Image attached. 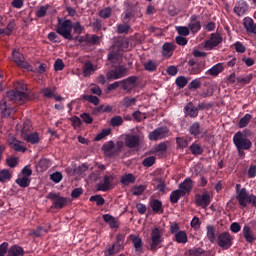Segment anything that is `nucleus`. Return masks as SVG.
<instances>
[{
  "mask_svg": "<svg viewBox=\"0 0 256 256\" xmlns=\"http://www.w3.org/2000/svg\"><path fill=\"white\" fill-rule=\"evenodd\" d=\"M85 27L81 26V22H73L69 19H66L61 22V20H58V26L56 28V33L58 35H61L63 39H66L67 41H73L75 37H73V31L74 33H77V35H81L83 33V30Z\"/></svg>",
  "mask_w": 256,
  "mask_h": 256,
  "instance_id": "obj_1",
  "label": "nucleus"
},
{
  "mask_svg": "<svg viewBox=\"0 0 256 256\" xmlns=\"http://www.w3.org/2000/svg\"><path fill=\"white\" fill-rule=\"evenodd\" d=\"M15 90L8 92V95L12 101L18 103L19 105H23V103H27V101H31V93L27 90V85L23 82H18L14 85Z\"/></svg>",
  "mask_w": 256,
  "mask_h": 256,
  "instance_id": "obj_2",
  "label": "nucleus"
},
{
  "mask_svg": "<svg viewBox=\"0 0 256 256\" xmlns=\"http://www.w3.org/2000/svg\"><path fill=\"white\" fill-rule=\"evenodd\" d=\"M236 199L240 207H247L248 203L256 207V196L249 194L247 188H241V184H236Z\"/></svg>",
  "mask_w": 256,
  "mask_h": 256,
  "instance_id": "obj_3",
  "label": "nucleus"
},
{
  "mask_svg": "<svg viewBox=\"0 0 256 256\" xmlns=\"http://www.w3.org/2000/svg\"><path fill=\"white\" fill-rule=\"evenodd\" d=\"M163 241V228L155 227L150 233V239L147 240L148 249L153 253L157 252V250L163 247Z\"/></svg>",
  "mask_w": 256,
  "mask_h": 256,
  "instance_id": "obj_4",
  "label": "nucleus"
},
{
  "mask_svg": "<svg viewBox=\"0 0 256 256\" xmlns=\"http://www.w3.org/2000/svg\"><path fill=\"white\" fill-rule=\"evenodd\" d=\"M127 49V42L125 41H118L116 42L111 48L108 53V61L112 65H117L120 63L121 59L123 58V52Z\"/></svg>",
  "mask_w": 256,
  "mask_h": 256,
  "instance_id": "obj_5",
  "label": "nucleus"
},
{
  "mask_svg": "<svg viewBox=\"0 0 256 256\" xmlns=\"http://www.w3.org/2000/svg\"><path fill=\"white\" fill-rule=\"evenodd\" d=\"M233 143L236 149H246L249 151L253 147V142L243 132L238 131L233 136Z\"/></svg>",
  "mask_w": 256,
  "mask_h": 256,
  "instance_id": "obj_6",
  "label": "nucleus"
},
{
  "mask_svg": "<svg viewBox=\"0 0 256 256\" xmlns=\"http://www.w3.org/2000/svg\"><path fill=\"white\" fill-rule=\"evenodd\" d=\"M46 199H50L52 202L51 209H65L69 203L67 198L62 197L59 193L50 192L46 196Z\"/></svg>",
  "mask_w": 256,
  "mask_h": 256,
  "instance_id": "obj_7",
  "label": "nucleus"
},
{
  "mask_svg": "<svg viewBox=\"0 0 256 256\" xmlns=\"http://www.w3.org/2000/svg\"><path fill=\"white\" fill-rule=\"evenodd\" d=\"M128 71L129 69H127V67L120 65L115 69L109 70L106 73V79L108 81H115L117 79H122V77H125V75H127Z\"/></svg>",
  "mask_w": 256,
  "mask_h": 256,
  "instance_id": "obj_8",
  "label": "nucleus"
},
{
  "mask_svg": "<svg viewBox=\"0 0 256 256\" xmlns=\"http://www.w3.org/2000/svg\"><path fill=\"white\" fill-rule=\"evenodd\" d=\"M169 135H171L169 128L167 126H162L150 132L148 137L150 141H161V139H166Z\"/></svg>",
  "mask_w": 256,
  "mask_h": 256,
  "instance_id": "obj_9",
  "label": "nucleus"
},
{
  "mask_svg": "<svg viewBox=\"0 0 256 256\" xmlns=\"http://www.w3.org/2000/svg\"><path fill=\"white\" fill-rule=\"evenodd\" d=\"M205 61H200L197 58H192L188 61V72L190 75H199L205 69Z\"/></svg>",
  "mask_w": 256,
  "mask_h": 256,
  "instance_id": "obj_10",
  "label": "nucleus"
},
{
  "mask_svg": "<svg viewBox=\"0 0 256 256\" xmlns=\"http://www.w3.org/2000/svg\"><path fill=\"white\" fill-rule=\"evenodd\" d=\"M223 43V37L219 33H212L208 40L204 43L206 51H213L215 47H219Z\"/></svg>",
  "mask_w": 256,
  "mask_h": 256,
  "instance_id": "obj_11",
  "label": "nucleus"
},
{
  "mask_svg": "<svg viewBox=\"0 0 256 256\" xmlns=\"http://www.w3.org/2000/svg\"><path fill=\"white\" fill-rule=\"evenodd\" d=\"M121 149H123V144L118 145L115 148V143L113 141H108L107 143L103 144L102 151H104L105 157H115L118 153H121Z\"/></svg>",
  "mask_w": 256,
  "mask_h": 256,
  "instance_id": "obj_12",
  "label": "nucleus"
},
{
  "mask_svg": "<svg viewBox=\"0 0 256 256\" xmlns=\"http://www.w3.org/2000/svg\"><path fill=\"white\" fill-rule=\"evenodd\" d=\"M137 81H139V77L137 76H130L124 80H121V87L123 91H126V93H131L137 87Z\"/></svg>",
  "mask_w": 256,
  "mask_h": 256,
  "instance_id": "obj_13",
  "label": "nucleus"
},
{
  "mask_svg": "<svg viewBox=\"0 0 256 256\" xmlns=\"http://www.w3.org/2000/svg\"><path fill=\"white\" fill-rule=\"evenodd\" d=\"M217 245L224 250L230 249L233 245V238L231 237V234L229 232L219 234Z\"/></svg>",
  "mask_w": 256,
  "mask_h": 256,
  "instance_id": "obj_14",
  "label": "nucleus"
},
{
  "mask_svg": "<svg viewBox=\"0 0 256 256\" xmlns=\"http://www.w3.org/2000/svg\"><path fill=\"white\" fill-rule=\"evenodd\" d=\"M195 201L198 207H202V209H207V207L211 205V196L207 192H204L203 194H196Z\"/></svg>",
  "mask_w": 256,
  "mask_h": 256,
  "instance_id": "obj_15",
  "label": "nucleus"
},
{
  "mask_svg": "<svg viewBox=\"0 0 256 256\" xmlns=\"http://www.w3.org/2000/svg\"><path fill=\"white\" fill-rule=\"evenodd\" d=\"M115 177L113 175H105L104 179H103V183H99L97 184V190L98 191H103L104 193L109 191V189H111V187H113V181H114Z\"/></svg>",
  "mask_w": 256,
  "mask_h": 256,
  "instance_id": "obj_16",
  "label": "nucleus"
},
{
  "mask_svg": "<svg viewBox=\"0 0 256 256\" xmlns=\"http://www.w3.org/2000/svg\"><path fill=\"white\" fill-rule=\"evenodd\" d=\"M125 145L128 149H135L141 145V136L137 134L127 135L125 138Z\"/></svg>",
  "mask_w": 256,
  "mask_h": 256,
  "instance_id": "obj_17",
  "label": "nucleus"
},
{
  "mask_svg": "<svg viewBox=\"0 0 256 256\" xmlns=\"http://www.w3.org/2000/svg\"><path fill=\"white\" fill-rule=\"evenodd\" d=\"M12 59L18 67H22L23 69H29V63L25 61V57H23V54L19 51H12Z\"/></svg>",
  "mask_w": 256,
  "mask_h": 256,
  "instance_id": "obj_18",
  "label": "nucleus"
},
{
  "mask_svg": "<svg viewBox=\"0 0 256 256\" xmlns=\"http://www.w3.org/2000/svg\"><path fill=\"white\" fill-rule=\"evenodd\" d=\"M199 16L193 14L190 17V23L188 25V29L192 32V33H199V31H201V22L198 21Z\"/></svg>",
  "mask_w": 256,
  "mask_h": 256,
  "instance_id": "obj_19",
  "label": "nucleus"
},
{
  "mask_svg": "<svg viewBox=\"0 0 256 256\" xmlns=\"http://www.w3.org/2000/svg\"><path fill=\"white\" fill-rule=\"evenodd\" d=\"M242 234L248 243H255L256 237L255 234L253 233V230H251V226L245 225L242 229Z\"/></svg>",
  "mask_w": 256,
  "mask_h": 256,
  "instance_id": "obj_20",
  "label": "nucleus"
},
{
  "mask_svg": "<svg viewBox=\"0 0 256 256\" xmlns=\"http://www.w3.org/2000/svg\"><path fill=\"white\" fill-rule=\"evenodd\" d=\"M17 110L7 106L6 101H0V115L1 117H11Z\"/></svg>",
  "mask_w": 256,
  "mask_h": 256,
  "instance_id": "obj_21",
  "label": "nucleus"
},
{
  "mask_svg": "<svg viewBox=\"0 0 256 256\" xmlns=\"http://www.w3.org/2000/svg\"><path fill=\"white\" fill-rule=\"evenodd\" d=\"M184 111H185L186 115H188L192 119H195L196 117L199 116V108L195 107V104H193V102H189L184 107Z\"/></svg>",
  "mask_w": 256,
  "mask_h": 256,
  "instance_id": "obj_22",
  "label": "nucleus"
},
{
  "mask_svg": "<svg viewBox=\"0 0 256 256\" xmlns=\"http://www.w3.org/2000/svg\"><path fill=\"white\" fill-rule=\"evenodd\" d=\"M191 189H193V180L191 178H186L183 183L179 185V190L184 195H188V193H191Z\"/></svg>",
  "mask_w": 256,
  "mask_h": 256,
  "instance_id": "obj_23",
  "label": "nucleus"
},
{
  "mask_svg": "<svg viewBox=\"0 0 256 256\" xmlns=\"http://www.w3.org/2000/svg\"><path fill=\"white\" fill-rule=\"evenodd\" d=\"M189 133L193 137H203V129L201 128V124H199V122L192 123L189 128Z\"/></svg>",
  "mask_w": 256,
  "mask_h": 256,
  "instance_id": "obj_24",
  "label": "nucleus"
},
{
  "mask_svg": "<svg viewBox=\"0 0 256 256\" xmlns=\"http://www.w3.org/2000/svg\"><path fill=\"white\" fill-rule=\"evenodd\" d=\"M102 219L105 223L109 224L110 229H119V221H117V218L113 217L111 214H104Z\"/></svg>",
  "mask_w": 256,
  "mask_h": 256,
  "instance_id": "obj_25",
  "label": "nucleus"
},
{
  "mask_svg": "<svg viewBox=\"0 0 256 256\" xmlns=\"http://www.w3.org/2000/svg\"><path fill=\"white\" fill-rule=\"evenodd\" d=\"M82 72L84 77H91L95 73V67L91 61H86L82 66Z\"/></svg>",
  "mask_w": 256,
  "mask_h": 256,
  "instance_id": "obj_26",
  "label": "nucleus"
},
{
  "mask_svg": "<svg viewBox=\"0 0 256 256\" xmlns=\"http://www.w3.org/2000/svg\"><path fill=\"white\" fill-rule=\"evenodd\" d=\"M49 167H51V160H49L47 158L40 159L36 165V169L40 173L47 171Z\"/></svg>",
  "mask_w": 256,
  "mask_h": 256,
  "instance_id": "obj_27",
  "label": "nucleus"
},
{
  "mask_svg": "<svg viewBox=\"0 0 256 256\" xmlns=\"http://www.w3.org/2000/svg\"><path fill=\"white\" fill-rule=\"evenodd\" d=\"M173 51H175V44L166 42L162 46V55L164 57H172Z\"/></svg>",
  "mask_w": 256,
  "mask_h": 256,
  "instance_id": "obj_28",
  "label": "nucleus"
},
{
  "mask_svg": "<svg viewBox=\"0 0 256 256\" xmlns=\"http://www.w3.org/2000/svg\"><path fill=\"white\" fill-rule=\"evenodd\" d=\"M149 204L153 213H163V202H161V200L152 199Z\"/></svg>",
  "mask_w": 256,
  "mask_h": 256,
  "instance_id": "obj_29",
  "label": "nucleus"
},
{
  "mask_svg": "<svg viewBox=\"0 0 256 256\" xmlns=\"http://www.w3.org/2000/svg\"><path fill=\"white\" fill-rule=\"evenodd\" d=\"M23 255H25V250L23 249V247L17 244L11 246L8 249V256H23Z\"/></svg>",
  "mask_w": 256,
  "mask_h": 256,
  "instance_id": "obj_30",
  "label": "nucleus"
},
{
  "mask_svg": "<svg viewBox=\"0 0 256 256\" xmlns=\"http://www.w3.org/2000/svg\"><path fill=\"white\" fill-rule=\"evenodd\" d=\"M10 145L14 151H17L18 153H25L27 151V147L23 145V143L15 138L10 141Z\"/></svg>",
  "mask_w": 256,
  "mask_h": 256,
  "instance_id": "obj_31",
  "label": "nucleus"
},
{
  "mask_svg": "<svg viewBox=\"0 0 256 256\" xmlns=\"http://www.w3.org/2000/svg\"><path fill=\"white\" fill-rule=\"evenodd\" d=\"M173 241H176V243H181L182 245H185V243L189 241L187 232L183 230H181L180 232H177L176 234H174Z\"/></svg>",
  "mask_w": 256,
  "mask_h": 256,
  "instance_id": "obj_32",
  "label": "nucleus"
},
{
  "mask_svg": "<svg viewBox=\"0 0 256 256\" xmlns=\"http://www.w3.org/2000/svg\"><path fill=\"white\" fill-rule=\"evenodd\" d=\"M223 64L218 63L214 65L212 68L206 71V75H211L212 77H217L219 73H223Z\"/></svg>",
  "mask_w": 256,
  "mask_h": 256,
  "instance_id": "obj_33",
  "label": "nucleus"
},
{
  "mask_svg": "<svg viewBox=\"0 0 256 256\" xmlns=\"http://www.w3.org/2000/svg\"><path fill=\"white\" fill-rule=\"evenodd\" d=\"M137 104V98L135 97H129L126 96L122 99V101L120 102V105H122V107H124V109H129V107H133V105Z\"/></svg>",
  "mask_w": 256,
  "mask_h": 256,
  "instance_id": "obj_34",
  "label": "nucleus"
},
{
  "mask_svg": "<svg viewBox=\"0 0 256 256\" xmlns=\"http://www.w3.org/2000/svg\"><path fill=\"white\" fill-rule=\"evenodd\" d=\"M24 141H27V143H31L32 145H37L39 143V133L34 132V133H28V135H24L22 138Z\"/></svg>",
  "mask_w": 256,
  "mask_h": 256,
  "instance_id": "obj_35",
  "label": "nucleus"
},
{
  "mask_svg": "<svg viewBox=\"0 0 256 256\" xmlns=\"http://www.w3.org/2000/svg\"><path fill=\"white\" fill-rule=\"evenodd\" d=\"M181 197H185V194L182 191H180L179 189L172 191L170 194V203H172V205H175V203H179Z\"/></svg>",
  "mask_w": 256,
  "mask_h": 256,
  "instance_id": "obj_36",
  "label": "nucleus"
},
{
  "mask_svg": "<svg viewBox=\"0 0 256 256\" xmlns=\"http://www.w3.org/2000/svg\"><path fill=\"white\" fill-rule=\"evenodd\" d=\"M117 253H121V249L116 244H112L104 250V256H115Z\"/></svg>",
  "mask_w": 256,
  "mask_h": 256,
  "instance_id": "obj_37",
  "label": "nucleus"
},
{
  "mask_svg": "<svg viewBox=\"0 0 256 256\" xmlns=\"http://www.w3.org/2000/svg\"><path fill=\"white\" fill-rule=\"evenodd\" d=\"M189 151L195 157H197V155H203V147L197 142H193L192 145H190Z\"/></svg>",
  "mask_w": 256,
  "mask_h": 256,
  "instance_id": "obj_38",
  "label": "nucleus"
},
{
  "mask_svg": "<svg viewBox=\"0 0 256 256\" xmlns=\"http://www.w3.org/2000/svg\"><path fill=\"white\" fill-rule=\"evenodd\" d=\"M135 181H137L135 175L129 173L121 177L120 183L122 185H131V183H135Z\"/></svg>",
  "mask_w": 256,
  "mask_h": 256,
  "instance_id": "obj_39",
  "label": "nucleus"
},
{
  "mask_svg": "<svg viewBox=\"0 0 256 256\" xmlns=\"http://www.w3.org/2000/svg\"><path fill=\"white\" fill-rule=\"evenodd\" d=\"M251 119H253L251 114H245L238 122L239 129H245L251 123Z\"/></svg>",
  "mask_w": 256,
  "mask_h": 256,
  "instance_id": "obj_40",
  "label": "nucleus"
},
{
  "mask_svg": "<svg viewBox=\"0 0 256 256\" xmlns=\"http://www.w3.org/2000/svg\"><path fill=\"white\" fill-rule=\"evenodd\" d=\"M132 243L134 245V248L136 251H142L143 250V239L137 235H132Z\"/></svg>",
  "mask_w": 256,
  "mask_h": 256,
  "instance_id": "obj_41",
  "label": "nucleus"
},
{
  "mask_svg": "<svg viewBox=\"0 0 256 256\" xmlns=\"http://www.w3.org/2000/svg\"><path fill=\"white\" fill-rule=\"evenodd\" d=\"M49 9H51V5L49 4L40 6V8L35 12L36 17H38V19H43V17L47 15V11H49Z\"/></svg>",
  "mask_w": 256,
  "mask_h": 256,
  "instance_id": "obj_42",
  "label": "nucleus"
},
{
  "mask_svg": "<svg viewBox=\"0 0 256 256\" xmlns=\"http://www.w3.org/2000/svg\"><path fill=\"white\" fill-rule=\"evenodd\" d=\"M206 235L208 237V240L210 241V243H215V239H217V237L215 236V226L213 225H208L206 227Z\"/></svg>",
  "mask_w": 256,
  "mask_h": 256,
  "instance_id": "obj_43",
  "label": "nucleus"
},
{
  "mask_svg": "<svg viewBox=\"0 0 256 256\" xmlns=\"http://www.w3.org/2000/svg\"><path fill=\"white\" fill-rule=\"evenodd\" d=\"M16 184L19 185V187H22L23 189H25L26 187H29L31 185V179L25 176H22L16 179Z\"/></svg>",
  "mask_w": 256,
  "mask_h": 256,
  "instance_id": "obj_44",
  "label": "nucleus"
},
{
  "mask_svg": "<svg viewBox=\"0 0 256 256\" xmlns=\"http://www.w3.org/2000/svg\"><path fill=\"white\" fill-rule=\"evenodd\" d=\"M31 129H33V127L31 126V121L27 120L23 123V127L21 130V137L22 139L25 137V135H29V133H31Z\"/></svg>",
  "mask_w": 256,
  "mask_h": 256,
  "instance_id": "obj_45",
  "label": "nucleus"
},
{
  "mask_svg": "<svg viewBox=\"0 0 256 256\" xmlns=\"http://www.w3.org/2000/svg\"><path fill=\"white\" fill-rule=\"evenodd\" d=\"M129 29H131V26H129L128 23L125 24H118L117 25V29H116V33H118L119 35H127V33H129Z\"/></svg>",
  "mask_w": 256,
  "mask_h": 256,
  "instance_id": "obj_46",
  "label": "nucleus"
},
{
  "mask_svg": "<svg viewBox=\"0 0 256 256\" xmlns=\"http://www.w3.org/2000/svg\"><path fill=\"white\" fill-rule=\"evenodd\" d=\"M11 172L8 169H3L0 171V183H5V181H11Z\"/></svg>",
  "mask_w": 256,
  "mask_h": 256,
  "instance_id": "obj_47",
  "label": "nucleus"
},
{
  "mask_svg": "<svg viewBox=\"0 0 256 256\" xmlns=\"http://www.w3.org/2000/svg\"><path fill=\"white\" fill-rule=\"evenodd\" d=\"M91 202H95L97 207H101L102 205H105V198L103 196L96 194L90 197Z\"/></svg>",
  "mask_w": 256,
  "mask_h": 256,
  "instance_id": "obj_48",
  "label": "nucleus"
},
{
  "mask_svg": "<svg viewBox=\"0 0 256 256\" xmlns=\"http://www.w3.org/2000/svg\"><path fill=\"white\" fill-rule=\"evenodd\" d=\"M112 14L113 9H111V7H106L99 11V17H101L102 19H109V17H111Z\"/></svg>",
  "mask_w": 256,
  "mask_h": 256,
  "instance_id": "obj_49",
  "label": "nucleus"
},
{
  "mask_svg": "<svg viewBox=\"0 0 256 256\" xmlns=\"http://www.w3.org/2000/svg\"><path fill=\"white\" fill-rule=\"evenodd\" d=\"M125 243V234L119 233L116 236V241L113 243L116 245L118 248L123 249V245Z\"/></svg>",
  "mask_w": 256,
  "mask_h": 256,
  "instance_id": "obj_50",
  "label": "nucleus"
},
{
  "mask_svg": "<svg viewBox=\"0 0 256 256\" xmlns=\"http://www.w3.org/2000/svg\"><path fill=\"white\" fill-rule=\"evenodd\" d=\"M6 165L11 169H15L17 165H19V158L17 157H9L6 159Z\"/></svg>",
  "mask_w": 256,
  "mask_h": 256,
  "instance_id": "obj_51",
  "label": "nucleus"
},
{
  "mask_svg": "<svg viewBox=\"0 0 256 256\" xmlns=\"http://www.w3.org/2000/svg\"><path fill=\"white\" fill-rule=\"evenodd\" d=\"M110 125L112 127H121V125H123V117H121V116H114L110 120Z\"/></svg>",
  "mask_w": 256,
  "mask_h": 256,
  "instance_id": "obj_52",
  "label": "nucleus"
},
{
  "mask_svg": "<svg viewBox=\"0 0 256 256\" xmlns=\"http://www.w3.org/2000/svg\"><path fill=\"white\" fill-rule=\"evenodd\" d=\"M113 111V106L111 105H100L95 109V113H111Z\"/></svg>",
  "mask_w": 256,
  "mask_h": 256,
  "instance_id": "obj_53",
  "label": "nucleus"
},
{
  "mask_svg": "<svg viewBox=\"0 0 256 256\" xmlns=\"http://www.w3.org/2000/svg\"><path fill=\"white\" fill-rule=\"evenodd\" d=\"M84 101H88V103H92V105H99V97L93 95H84Z\"/></svg>",
  "mask_w": 256,
  "mask_h": 256,
  "instance_id": "obj_54",
  "label": "nucleus"
},
{
  "mask_svg": "<svg viewBox=\"0 0 256 256\" xmlns=\"http://www.w3.org/2000/svg\"><path fill=\"white\" fill-rule=\"evenodd\" d=\"M188 254L190 256H201L205 254V250H203L201 247L192 248L188 251Z\"/></svg>",
  "mask_w": 256,
  "mask_h": 256,
  "instance_id": "obj_55",
  "label": "nucleus"
},
{
  "mask_svg": "<svg viewBox=\"0 0 256 256\" xmlns=\"http://www.w3.org/2000/svg\"><path fill=\"white\" fill-rule=\"evenodd\" d=\"M145 193V186L139 185V186H134L132 188V195H135L136 197H139V195H143Z\"/></svg>",
  "mask_w": 256,
  "mask_h": 256,
  "instance_id": "obj_56",
  "label": "nucleus"
},
{
  "mask_svg": "<svg viewBox=\"0 0 256 256\" xmlns=\"http://www.w3.org/2000/svg\"><path fill=\"white\" fill-rule=\"evenodd\" d=\"M87 44L88 45H99V36L93 34L89 35L87 34Z\"/></svg>",
  "mask_w": 256,
  "mask_h": 256,
  "instance_id": "obj_57",
  "label": "nucleus"
},
{
  "mask_svg": "<svg viewBox=\"0 0 256 256\" xmlns=\"http://www.w3.org/2000/svg\"><path fill=\"white\" fill-rule=\"evenodd\" d=\"M188 81L185 76H179L176 78V85L179 89H183L187 85Z\"/></svg>",
  "mask_w": 256,
  "mask_h": 256,
  "instance_id": "obj_58",
  "label": "nucleus"
},
{
  "mask_svg": "<svg viewBox=\"0 0 256 256\" xmlns=\"http://www.w3.org/2000/svg\"><path fill=\"white\" fill-rule=\"evenodd\" d=\"M142 165L143 167H153V165H155V158L153 156L145 158L142 161Z\"/></svg>",
  "mask_w": 256,
  "mask_h": 256,
  "instance_id": "obj_59",
  "label": "nucleus"
},
{
  "mask_svg": "<svg viewBox=\"0 0 256 256\" xmlns=\"http://www.w3.org/2000/svg\"><path fill=\"white\" fill-rule=\"evenodd\" d=\"M145 71H157V64L153 60H149L144 64Z\"/></svg>",
  "mask_w": 256,
  "mask_h": 256,
  "instance_id": "obj_60",
  "label": "nucleus"
},
{
  "mask_svg": "<svg viewBox=\"0 0 256 256\" xmlns=\"http://www.w3.org/2000/svg\"><path fill=\"white\" fill-rule=\"evenodd\" d=\"M176 31L178 35H182L183 37H187V35H189V27L187 26H178L176 27Z\"/></svg>",
  "mask_w": 256,
  "mask_h": 256,
  "instance_id": "obj_61",
  "label": "nucleus"
},
{
  "mask_svg": "<svg viewBox=\"0 0 256 256\" xmlns=\"http://www.w3.org/2000/svg\"><path fill=\"white\" fill-rule=\"evenodd\" d=\"M199 87H201V81L199 79L192 80L188 85V89L191 91H195V89H199Z\"/></svg>",
  "mask_w": 256,
  "mask_h": 256,
  "instance_id": "obj_62",
  "label": "nucleus"
},
{
  "mask_svg": "<svg viewBox=\"0 0 256 256\" xmlns=\"http://www.w3.org/2000/svg\"><path fill=\"white\" fill-rule=\"evenodd\" d=\"M54 91H55V89L51 90V88L46 87L41 90V93H42L43 97H45L46 99H51V98H53Z\"/></svg>",
  "mask_w": 256,
  "mask_h": 256,
  "instance_id": "obj_63",
  "label": "nucleus"
},
{
  "mask_svg": "<svg viewBox=\"0 0 256 256\" xmlns=\"http://www.w3.org/2000/svg\"><path fill=\"white\" fill-rule=\"evenodd\" d=\"M111 133V129H104L101 131V133H99L98 135H96L95 137V141H101V139H105V137H107L108 135H110Z\"/></svg>",
  "mask_w": 256,
  "mask_h": 256,
  "instance_id": "obj_64",
  "label": "nucleus"
}]
</instances>
